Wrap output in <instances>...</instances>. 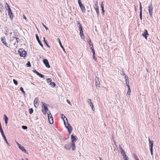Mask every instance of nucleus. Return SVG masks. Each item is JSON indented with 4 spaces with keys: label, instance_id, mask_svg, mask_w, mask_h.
I'll list each match as a JSON object with an SVG mask.
<instances>
[{
    "label": "nucleus",
    "instance_id": "obj_18",
    "mask_svg": "<svg viewBox=\"0 0 160 160\" xmlns=\"http://www.w3.org/2000/svg\"><path fill=\"white\" fill-rule=\"evenodd\" d=\"M79 30L80 31V35L81 38L82 39H84L85 37L83 33L82 29L80 30Z\"/></svg>",
    "mask_w": 160,
    "mask_h": 160
},
{
    "label": "nucleus",
    "instance_id": "obj_46",
    "mask_svg": "<svg viewBox=\"0 0 160 160\" xmlns=\"http://www.w3.org/2000/svg\"><path fill=\"white\" fill-rule=\"evenodd\" d=\"M43 39H44V42L47 45V46H48V47H49V46L48 45L47 42L45 40V38L44 37L43 38Z\"/></svg>",
    "mask_w": 160,
    "mask_h": 160
},
{
    "label": "nucleus",
    "instance_id": "obj_55",
    "mask_svg": "<svg viewBox=\"0 0 160 160\" xmlns=\"http://www.w3.org/2000/svg\"><path fill=\"white\" fill-rule=\"evenodd\" d=\"M16 39V42H17V43L18 42V40H19V38H16V39Z\"/></svg>",
    "mask_w": 160,
    "mask_h": 160
},
{
    "label": "nucleus",
    "instance_id": "obj_36",
    "mask_svg": "<svg viewBox=\"0 0 160 160\" xmlns=\"http://www.w3.org/2000/svg\"><path fill=\"white\" fill-rule=\"evenodd\" d=\"M22 128L24 130H26L27 129V127L24 125L22 126Z\"/></svg>",
    "mask_w": 160,
    "mask_h": 160
},
{
    "label": "nucleus",
    "instance_id": "obj_2",
    "mask_svg": "<svg viewBox=\"0 0 160 160\" xmlns=\"http://www.w3.org/2000/svg\"><path fill=\"white\" fill-rule=\"evenodd\" d=\"M66 120L67 122V124H66L65 122H64V124L65 127L68 129L69 134H70L72 131V128L70 124L68 123V120L67 118H66Z\"/></svg>",
    "mask_w": 160,
    "mask_h": 160
},
{
    "label": "nucleus",
    "instance_id": "obj_29",
    "mask_svg": "<svg viewBox=\"0 0 160 160\" xmlns=\"http://www.w3.org/2000/svg\"><path fill=\"white\" fill-rule=\"evenodd\" d=\"M29 113L30 114H32L33 112V109L32 108H31L29 109Z\"/></svg>",
    "mask_w": 160,
    "mask_h": 160
},
{
    "label": "nucleus",
    "instance_id": "obj_43",
    "mask_svg": "<svg viewBox=\"0 0 160 160\" xmlns=\"http://www.w3.org/2000/svg\"><path fill=\"white\" fill-rule=\"evenodd\" d=\"M124 78L125 79V80H128V76H127V75H126L124 77Z\"/></svg>",
    "mask_w": 160,
    "mask_h": 160
},
{
    "label": "nucleus",
    "instance_id": "obj_16",
    "mask_svg": "<svg viewBox=\"0 0 160 160\" xmlns=\"http://www.w3.org/2000/svg\"><path fill=\"white\" fill-rule=\"evenodd\" d=\"M95 9L97 14H99V8L98 6V2H97L95 4Z\"/></svg>",
    "mask_w": 160,
    "mask_h": 160
},
{
    "label": "nucleus",
    "instance_id": "obj_22",
    "mask_svg": "<svg viewBox=\"0 0 160 160\" xmlns=\"http://www.w3.org/2000/svg\"><path fill=\"white\" fill-rule=\"evenodd\" d=\"M93 53V58L94 59L95 61H97V58L95 57V51H92Z\"/></svg>",
    "mask_w": 160,
    "mask_h": 160
},
{
    "label": "nucleus",
    "instance_id": "obj_4",
    "mask_svg": "<svg viewBox=\"0 0 160 160\" xmlns=\"http://www.w3.org/2000/svg\"><path fill=\"white\" fill-rule=\"evenodd\" d=\"M148 11L151 17H152V13H153V6L151 4L148 7Z\"/></svg>",
    "mask_w": 160,
    "mask_h": 160
},
{
    "label": "nucleus",
    "instance_id": "obj_53",
    "mask_svg": "<svg viewBox=\"0 0 160 160\" xmlns=\"http://www.w3.org/2000/svg\"><path fill=\"white\" fill-rule=\"evenodd\" d=\"M42 25L43 26L46 28V30H47L48 29V28L44 24L42 23Z\"/></svg>",
    "mask_w": 160,
    "mask_h": 160
},
{
    "label": "nucleus",
    "instance_id": "obj_26",
    "mask_svg": "<svg viewBox=\"0 0 160 160\" xmlns=\"http://www.w3.org/2000/svg\"><path fill=\"white\" fill-rule=\"evenodd\" d=\"M122 156H123L124 160H128V157L127 156L126 154L123 155Z\"/></svg>",
    "mask_w": 160,
    "mask_h": 160
},
{
    "label": "nucleus",
    "instance_id": "obj_34",
    "mask_svg": "<svg viewBox=\"0 0 160 160\" xmlns=\"http://www.w3.org/2000/svg\"><path fill=\"white\" fill-rule=\"evenodd\" d=\"M58 40H59V43L60 44V46H61V47L63 49V50H64V47H63V46H62V43H61V42L60 41V39L59 38H58Z\"/></svg>",
    "mask_w": 160,
    "mask_h": 160
},
{
    "label": "nucleus",
    "instance_id": "obj_7",
    "mask_svg": "<svg viewBox=\"0 0 160 160\" xmlns=\"http://www.w3.org/2000/svg\"><path fill=\"white\" fill-rule=\"evenodd\" d=\"M149 148L150 149H153V141H151L150 138H148Z\"/></svg>",
    "mask_w": 160,
    "mask_h": 160
},
{
    "label": "nucleus",
    "instance_id": "obj_39",
    "mask_svg": "<svg viewBox=\"0 0 160 160\" xmlns=\"http://www.w3.org/2000/svg\"><path fill=\"white\" fill-rule=\"evenodd\" d=\"M32 71L34 73H36L37 75H38L39 73L35 70H32Z\"/></svg>",
    "mask_w": 160,
    "mask_h": 160
},
{
    "label": "nucleus",
    "instance_id": "obj_27",
    "mask_svg": "<svg viewBox=\"0 0 160 160\" xmlns=\"http://www.w3.org/2000/svg\"><path fill=\"white\" fill-rule=\"evenodd\" d=\"M89 45L90 46L91 49H92V50H94V48L92 45V43L90 41Z\"/></svg>",
    "mask_w": 160,
    "mask_h": 160
},
{
    "label": "nucleus",
    "instance_id": "obj_57",
    "mask_svg": "<svg viewBox=\"0 0 160 160\" xmlns=\"http://www.w3.org/2000/svg\"><path fill=\"white\" fill-rule=\"evenodd\" d=\"M16 144H17V145L18 146V147H19V146H20L21 145V144H20L18 142H16Z\"/></svg>",
    "mask_w": 160,
    "mask_h": 160
},
{
    "label": "nucleus",
    "instance_id": "obj_58",
    "mask_svg": "<svg viewBox=\"0 0 160 160\" xmlns=\"http://www.w3.org/2000/svg\"><path fill=\"white\" fill-rule=\"evenodd\" d=\"M102 12L103 13L104 12V7H102Z\"/></svg>",
    "mask_w": 160,
    "mask_h": 160
},
{
    "label": "nucleus",
    "instance_id": "obj_54",
    "mask_svg": "<svg viewBox=\"0 0 160 160\" xmlns=\"http://www.w3.org/2000/svg\"><path fill=\"white\" fill-rule=\"evenodd\" d=\"M121 74L122 75L124 76V77L126 75L123 72H122V73Z\"/></svg>",
    "mask_w": 160,
    "mask_h": 160
},
{
    "label": "nucleus",
    "instance_id": "obj_14",
    "mask_svg": "<svg viewBox=\"0 0 160 160\" xmlns=\"http://www.w3.org/2000/svg\"><path fill=\"white\" fill-rule=\"evenodd\" d=\"M64 147L67 150L70 149L71 147H72V143H70L65 145Z\"/></svg>",
    "mask_w": 160,
    "mask_h": 160
},
{
    "label": "nucleus",
    "instance_id": "obj_8",
    "mask_svg": "<svg viewBox=\"0 0 160 160\" xmlns=\"http://www.w3.org/2000/svg\"><path fill=\"white\" fill-rule=\"evenodd\" d=\"M79 5L81 9L82 12L85 13L86 12V10L84 5H83L82 3H80V4Z\"/></svg>",
    "mask_w": 160,
    "mask_h": 160
},
{
    "label": "nucleus",
    "instance_id": "obj_56",
    "mask_svg": "<svg viewBox=\"0 0 160 160\" xmlns=\"http://www.w3.org/2000/svg\"><path fill=\"white\" fill-rule=\"evenodd\" d=\"M119 147L121 151L123 149L120 145H119Z\"/></svg>",
    "mask_w": 160,
    "mask_h": 160
},
{
    "label": "nucleus",
    "instance_id": "obj_28",
    "mask_svg": "<svg viewBox=\"0 0 160 160\" xmlns=\"http://www.w3.org/2000/svg\"><path fill=\"white\" fill-rule=\"evenodd\" d=\"M50 114V112L49 111V112L47 113V115H48V122L49 124H50V117L49 116Z\"/></svg>",
    "mask_w": 160,
    "mask_h": 160
},
{
    "label": "nucleus",
    "instance_id": "obj_11",
    "mask_svg": "<svg viewBox=\"0 0 160 160\" xmlns=\"http://www.w3.org/2000/svg\"><path fill=\"white\" fill-rule=\"evenodd\" d=\"M87 102L88 104L90 105V106L92 108L94 111L93 108H94V106L93 105V103L92 102V100L90 99H88L87 100Z\"/></svg>",
    "mask_w": 160,
    "mask_h": 160
},
{
    "label": "nucleus",
    "instance_id": "obj_15",
    "mask_svg": "<svg viewBox=\"0 0 160 160\" xmlns=\"http://www.w3.org/2000/svg\"><path fill=\"white\" fill-rule=\"evenodd\" d=\"M148 35L149 34L148 32V31L147 30L145 29V32L142 34V36L144 37L146 39H147V35Z\"/></svg>",
    "mask_w": 160,
    "mask_h": 160
},
{
    "label": "nucleus",
    "instance_id": "obj_59",
    "mask_svg": "<svg viewBox=\"0 0 160 160\" xmlns=\"http://www.w3.org/2000/svg\"><path fill=\"white\" fill-rule=\"evenodd\" d=\"M78 2L79 4H80V3H82L81 2L80 0H78Z\"/></svg>",
    "mask_w": 160,
    "mask_h": 160
},
{
    "label": "nucleus",
    "instance_id": "obj_20",
    "mask_svg": "<svg viewBox=\"0 0 160 160\" xmlns=\"http://www.w3.org/2000/svg\"><path fill=\"white\" fill-rule=\"evenodd\" d=\"M77 23L78 25H79V26H78V27L79 28V30H80L82 29L81 24L80 23V22L79 21H77Z\"/></svg>",
    "mask_w": 160,
    "mask_h": 160
},
{
    "label": "nucleus",
    "instance_id": "obj_47",
    "mask_svg": "<svg viewBox=\"0 0 160 160\" xmlns=\"http://www.w3.org/2000/svg\"><path fill=\"white\" fill-rule=\"evenodd\" d=\"M35 35H36V37L37 39V40L38 41L39 39V37L38 36V35L37 34H36Z\"/></svg>",
    "mask_w": 160,
    "mask_h": 160
},
{
    "label": "nucleus",
    "instance_id": "obj_62",
    "mask_svg": "<svg viewBox=\"0 0 160 160\" xmlns=\"http://www.w3.org/2000/svg\"><path fill=\"white\" fill-rule=\"evenodd\" d=\"M23 18H24V19H25L26 20L27 19V18H26V17L24 15H23Z\"/></svg>",
    "mask_w": 160,
    "mask_h": 160
},
{
    "label": "nucleus",
    "instance_id": "obj_64",
    "mask_svg": "<svg viewBox=\"0 0 160 160\" xmlns=\"http://www.w3.org/2000/svg\"><path fill=\"white\" fill-rule=\"evenodd\" d=\"M99 159H100V160H102V158H101L100 157H99Z\"/></svg>",
    "mask_w": 160,
    "mask_h": 160
},
{
    "label": "nucleus",
    "instance_id": "obj_12",
    "mask_svg": "<svg viewBox=\"0 0 160 160\" xmlns=\"http://www.w3.org/2000/svg\"><path fill=\"white\" fill-rule=\"evenodd\" d=\"M1 40L2 42L4 45L5 46L8 47V44L6 42V38L4 37H2L1 38Z\"/></svg>",
    "mask_w": 160,
    "mask_h": 160
},
{
    "label": "nucleus",
    "instance_id": "obj_37",
    "mask_svg": "<svg viewBox=\"0 0 160 160\" xmlns=\"http://www.w3.org/2000/svg\"><path fill=\"white\" fill-rule=\"evenodd\" d=\"M51 119H52V122H51V125L53 123V118L52 117V115L51 113Z\"/></svg>",
    "mask_w": 160,
    "mask_h": 160
},
{
    "label": "nucleus",
    "instance_id": "obj_51",
    "mask_svg": "<svg viewBox=\"0 0 160 160\" xmlns=\"http://www.w3.org/2000/svg\"><path fill=\"white\" fill-rule=\"evenodd\" d=\"M47 82L48 83L50 82V78H48L47 79Z\"/></svg>",
    "mask_w": 160,
    "mask_h": 160
},
{
    "label": "nucleus",
    "instance_id": "obj_60",
    "mask_svg": "<svg viewBox=\"0 0 160 160\" xmlns=\"http://www.w3.org/2000/svg\"><path fill=\"white\" fill-rule=\"evenodd\" d=\"M16 37H12V40H14L15 39H16Z\"/></svg>",
    "mask_w": 160,
    "mask_h": 160
},
{
    "label": "nucleus",
    "instance_id": "obj_6",
    "mask_svg": "<svg viewBox=\"0 0 160 160\" xmlns=\"http://www.w3.org/2000/svg\"><path fill=\"white\" fill-rule=\"evenodd\" d=\"M8 14L10 18L12 19L13 18V16L12 13V11L11 10L10 8L9 7V6L8 4Z\"/></svg>",
    "mask_w": 160,
    "mask_h": 160
},
{
    "label": "nucleus",
    "instance_id": "obj_40",
    "mask_svg": "<svg viewBox=\"0 0 160 160\" xmlns=\"http://www.w3.org/2000/svg\"><path fill=\"white\" fill-rule=\"evenodd\" d=\"M0 132L2 135L4 134L2 128L0 129Z\"/></svg>",
    "mask_w": 160,
    "mask_h": 160
},
{
    "label": "nucleus",
    "instance_id": "obj_21",
    "mask_svg": "<svg viewBox=\"0 0 160 160\" xmlns=\"http://www.w3.org/2000/svg\"><path fill=\"white\" fill-rule=\"evenodd\" d=\"M128 92L127 94V96L130 97V92H131L130 88V87H128Z\"/></svg>",
    "mask_w": 160,
    "mask_h": 160
},
{
    "label": "nucleus",
    "instance_id": "obj_31",
    "mask_svg": "<svg viewBox=\"0 0 160 160\" xmlns=\"http://www.w3.org/2000/svg\"><path fill=\"white\" fill-rule=\"evenodd\" d=\"M125 82H126V85L128 87H130L129 85V80H125Z\"/></svg>",
    "mask_w": 160,
    "mask_h": 160
},
{
    "label": "nucleus",
    "instance_id": "obj_17",
    "mask_svg": "<svg viewBox=\"0 0 160 160\" xmlns=\"http://www.w3.org/2000/svg\"><path fill=\"white\" fill-rule=\"evenodd\" d=\"M18 148L19 149L21 150L23 152L25 153H27L26 150L23 146L21 145L20 146H19Z\"/></svg>",
    "mask_w": 160,
    "mask_h": 160
},
{
    "label": "nucleus",
    "instance_id": "obj_50",
    "mask_svg": "<svg viewBox=\"0 0 160 160\" xmlns=\"http://www.w3.org/2000/svg\"><path fill=\"white\" fill-rule=\"evenodd\" d=\"M101 8L104 7L103 4V2H101Z\"/></svg>",
    "mask_w": 160,
    "mask_h": 160
},
{
    "label": "nucleus",
    "instance_id": "obj_9",
    "mask_svg": "<svg viewBox=\"0 0 160 160\" xmlns=\"http://www.w3.org/2000/svg\"><path fill=\"white\" fill-rule=\"evenodd\" d=\"M43 62L45 65L46 67L48 68H50V66L49 65V62L48 60L46 59H44L43 60Z\"/></svg>",
    "mask_w": 160,
    "mask_h": 160
},
{
    "label": "nucleus",
    "instance_id": "obj_61",
    "mask_svg": "<svg viewBox=\"0 0 160 160\" xmlns=\"http://www.w3.org/2000/svg\"><path fill=\"white\" fill-rule=\"evenodd\" d=\"M2 5L0 4V11H1V8H2Z\"/></svg>",
    "mask_w": 160,
    "mask_h": 160
},
{
    "label": "nucleus",
    "instance_id": "obj_32",
    "mask_svg": "<svg viewBox=\"0 0 160 160\" xmlns=\"http://www.w3.org/2000/svg\"><path fill=\"white\" fill-rule=\"evenodd\" d=\"M4 121H8V118L7 117V116L6 115V114H4Z\"/></svg>",
    "mask_w": 160,
    "mask_h": 160
},
{
    "label": "nucleus",
    "instance_id": "obj_13",
    "mask_svg": "<svg viewBox=\"0 0 160 160\" xmlns=\"http://www.w3.org/2000/svg\"><path fill=\"white\" fill-rule=\"evenodd\" d=\"M38 99L36 98L34 101V105L35 108L37 107L39 105L38 103Z\"/></svg>",
    "mask_w": 160,
    "mask_h": 160
},
{
    "label": "nucleus",
    "instance_id": "obj_30",
    "mask_svg": "<svg viewBox=\"0 0 160 160\" xmlns=\"http://www.w3.org/2000/svg\"><path fill=\"white\" fill-rule=\"evenodd\" d=\"M26 66L27 67H31V64L29 61H28L27 63L26 64Z\"/></svg>",
    "mask_w": 160,
    "mask_h": 160
},
{
    "label": "nucleus",
    "instance_id": "obj_33",
    "mask_svg": "<svg viewBox=\"0 0 160 160\" xmlns=\"http://www.w3.org/2000/svg\"><path fill=\"white\" fill-rule=\"evenodd\" d=\"M37 75L39 76L41 78H43L44 77V75L39 73Z\"/></svg>",
    "mask_w": 160,
    "mask_h": 160
},
{
    "label": "nucleus",
    "instance_id": "obj_42",
    "mask_svg": "<svg viewBox=\"0 0 160 160\" xmlns=\"http://www.w3.org/2000/svg\"><path fill=\"white\" fill-rule=\"evenodd\" d=\"M139 3H140V12H142V6H141V4L140 2Z\"/></svg>",
    "mask_w": 160,
    "mask_h": 160
},
{
    "label": "nucleus",
    "instance_id": "obj_38",
    "mask_svg": "<svg viewBox=\"0 0 160 160\" xmlns=\"http://www.w3.org/2000/svg\"><path fill=\"white\" fill-rule=\"evenodd\" d=\"M121 153L122 156H123V155H126V154H125L124 151L123 149H122V150L121 151Z\"/></svg>",
    "mask_w": 160,
    "mask_h": 160
},
{
    "label": "nucleus",
    "instance_id": "obj_44",
    "mask_svg": "<svg viewBox=\"0 0 160 160\" xmlns=\"http://www.w3.org/2000/svg\"><path fill=\"white\" fill-rule=\"evenodd\" d=\"M124 78L125 79V80H128V76H127V75H126L124 77Z\"/></svg>",
    "mask_w": 160,
    "mask_h": 160
},
{
    "label": "nucleus",
    "instance_id": "obj_23",
    "mask_svg": "<svg viewBox=\"0 0 160 160\" xmlns=\"http://www.w3.org/2000/svg\"><path fill=\"white\" fill-rule=\"evenodd\" d=\"M60 116H61V118L63 119V122H64H64H65V121L64 120V118H67L65 116V115H63V114H61L60 115Z\"/></svg>",
    "mask_w": 160,
    "mask_h": 160
},
{
    "label": "nucleus",
    "instance_id": "obj_5",
    "mask_svg": "<svg viewBox=\"0 0 160 160\" xmlns=\"http://www.w3.org/2000/svg\"><path fill=\"white\" fill-rule=\"evenodd\" d=\"M18 53L21 57L24 58L27 55L26 51H18Z\"/></svg>",
    "mask_w": 160,
    "mask_h": 160
},
{
    "label": "nucleus",
    "instance_id": "obj_35",
    "mask_svg": "<svg viewBox=\"0 0 160 160\" xmlns=\"http://www.w3.org/2000/svg\"><path fill=\"white\" fill-rule=\"evenodd\" d=\"M13 83L15 84V85H17L18 84V81L14 79H13Z\"/></svg>",
    "mask_w": 160,
    "mask_h": 160
},
{
    "label": "nucleus",
    "instance_id": "obj_10",
    "mask_svg": "<svg viewBox=\"0 0 160 160\" xmlns=\"http://www.w3.org/2000/svg\"><path fill=\"white\" fill-rule=\"evenodd\" d=\"M95 81L96 82V85L97 88L100 87V82L99 81V78L98 77H96L95 79Z\"/></svg>",
    "mask_w": 160,
    "mask_h": 160
},
{
    "label": "nucleus",
    "instance_id": "obj_63",
    "mask_svg": "<svg viewBox=\"0 0 160 160\" xmlns=\"http://www.w3.org/2000/svg\"><path fill=\"white\" fill-rule=\"evenodd\" d=\"M8 121H5V123L6 125H7V123H8Z\"/></svg>",
    "mask_w": 160,
    "mask_h": 160
},
{
    "label": "nucleus",
    "instance_id": "obj_19",
    "mask_svg": "<svg viewBox=\"0 0 160 160\" xmlns=\"http://www.w3.org/2000/svg\"><path fill=\"white\" fill-rule=\"evenodd\" d=\"M2 137L3 138H4V141H5V142H6V143H7V145L8 146H10V144H9L8 143V142L7 141V138L5 137V136L4 134H2Z\"/></svg>",
    "mask_w": 160,
    "mask_h": 160
},
{
    "label": "nucleus",
    "instance_id": "obj_41",
    "mask_svg": "<svg viewBox=\"0 0 160 160\" xmlns=\"http://www.w3.org/2000/svg\"><path fill=\"white\" fill-rule=\"evenodd\" d=\"M140 18L141 20H142V12H140Z\"/></svg>",
    "mask_w": 160,
    "mask_h": 160
},
{
    "label": "nucleus",
    "instance_id": "obj_3",
    "mask_svg": "<svg viewBox=\"0 0 160 160\" xmlns=\"http://www.w3.org/2000/svg\"><path fill=\"white\" fill-rule=\"evenodd\" d=\"M42 111L44 115L47 114V112L48 111V109L47 107V104L43 102H42Z\"/></svg>",
    "mask_w": 160,
    "mask_h": 160
},
{
    "label": "nucleus",
    "instance_id": "obj_48",
    "mask_svg": "<svg viewBox=\"0 0 160 160\" xmlns=\"http://www.w3.org/2000/svg\"><path fill=\"white\" fill-rule=\"evenodd\" d=\"M151 155L153 156V149H150Z\"/></svg>",
    "mask_w": 160,
    "mask_h": 160
},
{
    "label": "nucleus",
    "instance_id": "obj_1",
    "mask_svg": "<svg viewBox=\"0 0 160 160\" xmlns=\"http://www.w3.org/2000/svg\"><path fill=\"white\" fill-rule=\"evenodd\" d=\"M71 139L72 141V150L74 151L75 150L76 147L75 142L78 139V138L76 136H73V134H72L71 136Z\"/></svg>",
    "mask_w": 160,
    "mask_h": 160
},
{
    "label": "nucleus",
    "instance_id": "obj_52",
    "mask_svg": "<svg viewBox=\"0 0 160 160\" xmlns=\"http://www.w3.org/2000/svg\"><path fill=\"white\" fill-rule=\"evenodd\" d=\"M38 42H39V44L41 46H42V44L41 43V42L40 41V40H39L38 41Z\"/></svg>",
    "mask_w": 160,
    "mask_h": 160
},
{
    "label": "nucleus",
    "instance_id": "obj_25",
    "mask_svg": "<svg viewBox=\"0 0 160 160\" xmlns=\"http://www.w3.org/2000/svg\"><path fill=\"white\" fill-rule=\"evenodd\" d=\"M20 90L22 92V93L23 95H25L26 94V93L24 91L22 87H20Z\"/></svg>",
    "mask_w": 160,
    "mask_h": 160
},
{
    "label": "nucleus",
    "instance_id": "obj_24",
    "mask_svg": "<svg viewBox=\"0 0 160 160\" xmlns=\"http://www.w3.org/2000/svg\"><path fill=\"white\" fill-rule=\"evenodd\" d=\"M52 80L51 79V87L54 88L55 87L56 85V84L55 82H51Z\"/></svg>",
    "mask_w": 160,
    "mask_h": 160
},
{
    "label": "nucleus",
    "instance_id": "obj_49",
    "mask_svg": "<svg viewBox=\"0 0 160 160\" xmlns=\"http://www.w3.org/2000/svg\"><path fill=\"white\" fill-rule=\"evenodd\" d=\"M67 102L70 105H71V104L70 102L69 101V100L68 99L67 100Z\"/></svg>",
    "mask_w": 160,
    "mask_h": 160
},
{
    "label": "nucleus",
    "instance_id": "obj_45",
    "mask_svg": "<svg viewBox=\"0 0 160 160\" xmlns=\"http://www.w3.org/2000/svg\"><path fill=\"white\" fill-rule=\"evenodd\" d=\"M133 157L136 160H137V159L138 158L137 155L136 154H134L133 155Z\"/></svg>",
    "mask_w": 160,
    "mask_h": 160
}]
</instances>
